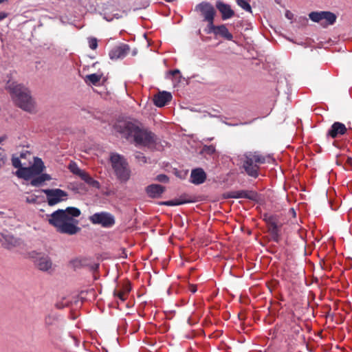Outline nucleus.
I'll use <instances>...</instances> for the list:
<instances>
[{
	"label": "nucleus",
	"mask_w": 352,
	"mask_h": 352,
	"mask_svg": "<svg viewBox=\"0 0 352 352\" xmlns=\"http://www.w3.org/2000/svg\"><path fill=\"white\" fill-rule=\"evenodd\" d=\"M120 128V132L128 139L133 138L136 145L151 148L157 144L156 135L137 123L124 122Z\"/></svg>",
	"instance_id": "f257e3e1"
},
{
	"label": "nucleus",
	"mask_w": 352,
	"mask_h": 352,
	"mask_svg": "<svg viewBox=\"0 0 352 352\" xmlns=\"http://www.w3.org/2000/svg\"><path fill=\"white\" fill-rule=\"evenodd\" d=\"M10 89L12 97L19 107L30 113L34 111L35 103L28 88L20 84H12Z\"/></svg>",
	"instance_id": "f03ea898"
},
{
	"label": "nucleus",
	"mask_w": 352,
	"mask_h": 352,
	"mask_svg": "<svg viewBox=\"0 0 352 352\" xmlns=\"http://www.w3.org/2000/svg\"><path fill=\"white\" fill-rule=\"evenodd\" d=\"M12 164L14 168H18L16 171V175L19 178L25 180H29L36 175H38L43 172L45 166L43 160L38 157H34V163L29 167H22L21 160L19 157H13L12 158Z\"/></svg>",
	"instance_id": "7ed1b4c3"
},
{
	"label": "nucleus",
	"mask_w": 352,
	"mask_h": 352,
	"mask_svg": "<svg viewBox=\"0 0 352 352\" xmlns=\"http://www.w3.org/2000/svg\"><path fill=\"white\" fill-rule=\"evenodd\" d=\"M242 167L246 174L254 178L258 176L260 164L265 163V157L258 151L245 153L241 158Z\"/></svg>",
	"instance_id": "20e7f679"
},
{
	"label": "nucleus",
	"mask_w": 352,
	"mask_h": 352,
	"mask_svg": "<svg viewBox=\"0 0 352 352\" xmlns=\"http://www.w3.org/2000/svg\"><path fill=\"white\" fill-rule=\"evenodd\" d=\"M110 162L117 178L122 182H127L131 177V170L126 160L118 153H111Z\"/></svg>",
	"instance_id": "39448f33"
},
{
	"label": "nucleus",
	"mask_w": 352,
	"mask_h": 352,
	"mask_svg": "<svg viewBox=\"0 0 352 352\" xmlns=\"http://www.w3.org/2000/svg\"><path fill=\"white\" fill-rule=\"evenodd\" d=\"M263 220L265 221L267 227V231L270 234L271 239L276 243L280 240V230L282 223L278 221L276 216L264 214Z\"/></svg>",
	"instance_id": "423d86ee"
},
{
	"label": "nucleus",
	"mask_w": 352,
	"mask_h": 352,
	"mask_svg": "<svg viewBox=\"0 0 352 352\" xmlns=\"http://www.w3.org/2000/svg\"><path fill=\"white\" fill-rule=\"evenodd\" d=\"M309 17L314 22L321 23L323 27L334 24L337 19L336 15L329 11L311 12Z\"/></svg>",
	"instance_id": "0eeeda50"
},
{
	"label": "nucleus",
	"mask_w": 352,
	"mask_h": 352,
	"mask_svg": "<svg viewBox=\"0 0 352 352\" xmlns=\"http://www.w3.org/2000/svg\"><path fill=\"white\" fill-rule=\"evenodd\" d=\"M302 331V327L298 324L296 319L294 315L291 316L287 321L283 331L285 335L287 337L285 341L288 342L289 344H294L293 340H296V337L299 335Z\"/></svg>",
	"instance_id": "6e6552de"
},
{
	"label": "nucleus",
	"mask_w": 352,
	"mask_h": 352,
	"mask_svg": "<svg viewBox=\"0 0 352 352\" xmlns=\"http://www.w3.org/2000/svg\"><path fill=\"white\" fill-rule=\"evenodd\" d=\"M41 191L45 194L47 202L50 206L65 200L68 196L67 192L59 188L43 189Z\"/></svg>",
	"instance_id": "1a4fd4ad"
},
{
	"label": "nucleus",
	"mask_w": 352,
	"mask_h": 352,
	"mask_svg": "<svg viewBox=\"0 0 352 352\" xmlns=\"http://www.w3.org/2000/svg\"><path fill=\"white\" fill-rule=\"evenodd\" d=\"M196 10L201 12V15L203 16L204 21L208 22V28L214 24L216 11L211 3L204 1L201 2L196 6Z\"/></svg>",
	"instance_id": "9d476101"
},
{
	"label": "nucleus",
	"mask_w": 352,
	"mask_h": 352,
	"mask_svg": "<svg viewBox=\"0 0 352 352\" xmlns=\"http://www.w3.org/2000/svg\"><path fill=\"white\" fill-rule=\"evenodd\" d=\"M93 224H98L104 228H111L115 224L114 217L107 212H101L94 214L89 217Z\"/></svg>",
	"instance_id": "9b49d317"
},
{
	"label": "nucleus",
	"mask_w": 352,
	"mask_h": 352,
	"mask_svg": "<svg viewBox=\"0 0 352 352\" xmlns=\"http://www.w3.org/2000/svg\"><path fill=\"white\" fill-rule=\"evenodd\" d=\"M66 221H73V219L70 217H67L64 210L58 209L50 214L48 222L50 225L53 226L59 230V228L63 226Z\"/></svg>",
	"instance_id": "f8f14e48"
},
{
	"label": "nucleus",
	"mask_w": 352,
	"mask_h": 352,
	"mask_svg": "<svg viewBox=\"0 0 352 352\" xmlns=\"http://www.w3.org/2000/svg\"><path fill=\"white\" fill-rule=\"evenodd\" d=\"M346 126L340 122H335L327 133V136L333 139L338 138L347 133Z\"/></svg>",
	"instance_id": "ddd939ff"
},
{
	"label": "nucleus",
	"mask_w": 352,
	"mask_h": 352,
	"mask_svg": "<svg viewBox=\"0 0 352 352\" xmlns=\"http://www.w3.org/2000/svg\"><path fill=\"white\" fill-rule=\"evenodd\" d=\"M130 47L127 44L122 43L118 46L114 47L109 54L111 60L124 58L129 52Z\"/></svg>",
	"instance_id": "4468645a"
},
{
	"label": "nucleus",
	"mask_w": 352,
	"mask_h": 352,
	"mask_svg": "<svg viewBox=\"0 0 352 352\" xmlns=\"http://www.w3.org/2000/svg\"><path fill=\"white\" fill-rule=\"evenodd\" d=\"M208 30V33L212 32L215 35H219L228 41H232L233 38L232 34L229 32L225 25H214L213 24Z\"/></svg>",
	"instance_id": "2eb2a0df"
},
{
	"label": "nucleus",
	"mask_w": 352,
	"mask_h": 352,
	"mask_svg": "<svg viewBox=\"0 0 352 352\" xmlns=\"http://www.w3.org/2000/svg\"><path fill=\"white\" fill-rule=\"evenodd\" d=\"M215 6L221 13L223 20L231 19L234 16V11L231 8L229 4L225 3L221 1H217Z\"/></svg>",
	"instance_id": "dca6fc26"
},
{
	"label": "nucleus",
	"mask_w": 352,
	"mask_h": 352,
	"mask_svg": "<svg viewBox=\"0 0 352 352\" xmlns=\"http://www.w3.org/2000/svg\"><path fill=\"white\" fill-rule=\"evenodd\" d=\"M131 290V284L129 283H126L117 286L113 291V296L124 302L127 299Z\"/></svg>",
	"instance_id": "f3484780"
},
{
	"label": "nucleus",
	"mask_w": 352,
	"mask_h": 352,
	"mask_svg": "<svg viewBox=\"0 0 352 352\" xmlns=\"http://www.w3.org/2000/svg\"><path fill=\"white\" fill-rule=\"evenodd\" d=\"M172 100V95L168 91H160L153 96V103L158 107L166 105Z\"/></svg>",
	"instance_id": "a211bd4d"
},
{
	"label": "nucleus",
	"mask_w": 352,
	"mask_h": 352,
	"mask_svg": "<svg viewBox=\"0 0 352 352\" xmlns=\"http://www.w3.org/2000/svg\"><path fill=\"white\" fill-rule=\"evenodd\" d=\"M206 179V174L201 168L192 170L190 174V182L196 185L203 184Z\"/></svg>",
	"instance_id": "6ab92c4d"
},
{
	"label": "nucleus",
	"mask_w": 352,
	"mask_h": 352,
	"mask_svg": "<svg viewBox=\"0 0 352 352\" xmlns=\"http://www.w3.org/2000/svg\"><path fill=\"white\" fill-rule=\"evenodd\" d=\"M0 242L2 245L7 248L10 249L16 246L19 244V240L14 236L9 234H4L0 232Z\"/></svg>",
	"instance_id": "aec40b11"
},
{
	"label": "nucleus",
	"mask_w": 352,
	"mask_h": 352,
	"mask_svg": "<svg viewBox=\"0 0 352 352\" xmlns=\"http://www.w3.org/2000/svg\"><path fill=\"white\" fill-rule=\"evenodd\" d=\"M165 191V187L160 184H151L146 188V192L151 198H159Z\"/></svg>",
	"instance_id": "412c9836"
},
{
	"label": "nucleus",
	"mask_w": 352,
	"mask_h": 352,
	"mask_svg": "<svg viewBox=\"0 0 352 352\" xmlns=\"http://www.w3.org/2000/svg\"><path fill=\"white\" fill-rule=\"evenodd\" d=\"M36 265L40 270L45 272L52 268V262L48 256L39 254V256L36 260Z\"/></svg>",
	"instance_id": "4be33fe9"
},
{
	"label": "nucleus",
	"mask_w": 352,
	"mask_h": 352,
	"mask_svg": "<svg viewBox=\"0 0 352 352\" xmlns=\"http://www.w3.org/2000/svg\"><path fill=\"white\" fill-rule=\"evenodd\" d=\"M73 221H66L65 223L59 228L58 232L70 235L75 234L80 230V228L76 226Z\"/></svg>",
	"instance_id": "5701e85b"
},
{
	"label": "nucleus",
	"mask_w": 352,
	"mask_h": 352,
	"mask_svg": "<svg viewBox=\"0 0 352 352\" xmlns=\"http://www.w3.org/2000/svg\"><path fill=\"white\" fill-rule=\"evenodd\" d=\"M37 176L33 178L30 181V185L32 186H39L45 181H50L52 179L51 176L47 173H40L38 175H36Z\"/></svg>",
	"instance_id": "b1692460"
},
{
	"label": "nucleus",
	"mask_w": 352,
	"mask_h": 352,
	"mask_svg": "<svg viewBox=\"0 0 352 352\" xmlns=\"http://www.w3.org/2000/svg\"><path fill=\"white\" fill-rule=\"evenodd\" d=\"M191 201L186 198V195H182L178 199H175L170 201H163L160 204L167 206H179L186 203H190Z\"/></svg>",
	"instance_id": "393cba45"
},
{
	"label": "nucleus",
	"mask_w": 352,
	"mask_h": 352,
	"mask_svg": "<svg viewBox=\"0 0 352 352\" xmlns=\"http://www.w3.org/2000/svg\"><path fill=\"white\" fill-rule=\"evenodd\" d=\"M80 179L93 188L96 189H99L100 188L99 182L93 179L87 172L82 175V177Z\"/></svg>",
	"instance_id": "a878e982"
},
{
	"label": "nucleus",
	"mask_w": 352,
	"mask_h": 352,
	"mask_svg": "<svg viewBox=\"0 0 352 352\" xmlns=\"http://www.w3.org/2000/svg\"><path fill=\"white\" fill-rule=\"evenodd\" d=\"M58 318L55 314H48L45 317L44 322L47 328L55 326L56 324Z\"/></svg>",
	"instance_id": "bb28decb"
},
{
	"label": "nucleus",
	"mask_w": 352,
	"mask_h": 352,
	"mask_svg": "<svg viewBox=\"0 0 352 352\" xmlns=\"http://www.w3.org/2000/svg\"><path fill=\"white\" fill-rule=\"evenodd\" d=\"M68 168L73 174L78 175L80 178L82 177V175L85 173V170H81L77 165L76 162H72L68 166Z\"/></svg>",
	"instance_id": "cd10ccee"
},
{
	"label": "nucleus",
	"mask_w": 352,
	"mask_h": 352,
	"mask_svg": "<svg viewBox=\"0 0 352 352\" xmlns=\"http://www.w3.org/2000/svg\"><path fill=\"white\" fill-rule=\"evenodd\" d=\"M245 193L246 190H241L237 191H231L227 193L226 197V198H234V199H240L244 198L245 199Z\"/></svg>",
	"instance_id": "c85d7f7f"
},
{
	"label": "nucleus",
	"mask_w": 352,
	"mask_h": 352,
	"mask_svg": "<svg viewBox=\"0 0 352 352\" xmlns=\"http://www.w3.org/2000/svg\"><path fill=\"white\" fill-rule=\"evenodd\" d=\"M67 215L73 219V217H78L80 215V210L75 207H68L64 210Z\"/></svg>",
	"instance_id": "c756f323"
},
{
	"label": "nucleus",
	"mask_w": 352,
	"mask_h": 352,
	"mask_svg": "<svg viewBox=\"0 0 352 352\" xmlns=\"http://www.w3.org/2000/svg\"><path fill=\"white\" fill-rule=\"evenodd\" d=\"M101 79V75H98L97 74H91L87 75L85 77V82H87L89 81L92 85H96L99 82Z\"/></svg>",
	"instance_id": "7c9ffc66"
},
{
	"label": "nucleus",
	"mask_w": 352,
	"mask_h": 352,
	"mask_svg": "<svg viewBox=\"0 0 352 352\" xmlns=\"http://www.w3.org/2000/svg\"><path fill=\"white\" fill-rule=\"evenodd\" d=\"M236 3L241 8H243V10H245V11H248V12H252V8H251V6L249 4V3L248 1H246L245 0H236Z\"/></svg>",
	"instance_id": "2f4dec72"
},
{
	"label": "nucleus",
	"mask_w": 352,
	"mask_h": 352,
	"mask_svg": "<svg viewBox=\"0 0 352 352\" xmlns=\"http://www.w3.org/2000/svg\"><path fill=\"white\" fill-rule=\"evenodd\" d=\"M245 199L257 201L258 199V195L256 191L254 190H246Z\"/></svg>",
	"instance_id": "473e14b6"
},
{
	"label": "nucleus",
	"mask_w": 352,
	"mask_h": 352,
	"mask_svg": "<svg viewBox=\"0 0 352 352\" xmlns=\"http://www.w3.org/2000/svg\"><path fill=\"white\" fill-rule=\"evenodd\" d=\"M89 46L91 50H96L98 47V40L96 38L91 37L88 40Z\"/></svg>",
	"instance_id": "72a5a7b5"
},
{
	"label": "nucleus",
	"mask_w": 352,
	"mask_h": 352,
	"mask_svg": "<svg viewBox=\"0 0 352 352\" xmlns=\"http://www.w3.org/2000/svg\"><path fill=\"white\" fill-rule=\"evenodd\" d=\"M135 157L139 162L146 163V157L141 152H136L135 153Z\"/></svg>",
	"instance_id": "f704fd0d"
},
{
	"label": "nucleus",
	"mask_w": 352,
	"mask_h": 352,
	"mask_svg": "<svg viewBox=\"0 0 352 352\" xmlns=\"http://www.w3.org/2000/svg\"><path fill=\"white\" fill-rule=\"evenodd\" d=\"M38 196L32 195L30 197H27L25 201L28 204H36L37 202Z\"/></svg>",
	"instance_id": "c9c22d12"
},
{
	"label": "nucleus",
	"mask_w": 352,
	"mask_h": 352,
	"mask_svg": "<svg viewBox=\"0 0 352 352\" xmlns=\"http://www.w3.org/2000/svg\"><path fill=\"white\" fill-rule=\"evenodd\" d=\"M156 179L162 183H167L168 182V177L164 174H160L157 176Z\"/></svg>",
	"instance_id": "e433bc0d"
},
{
	"label": "nucleus",
	"mask_w": 352,
	"mask_h": 352,
	"mask_svg": "<svg viewBox=\"0 0 352 352\" xmlns=\"http://www.w3.org/2000/svg\"><path fill=\"white\" fill-rule=\"evenodd\" d=\"M346 165L349 166V168L352 170V157H347Z\"/></svg>",
	"instance_id": "4c0bfd02"
},
{
	"label": "nucleus",
	"mask_w": 352,
	"mask_h": 352,
	"mask_svg": "<svg viewBox=\"0 0 352 352\" xmlns=\"http://www.w3.org/2000/svg\"><path fill=\"white\" fill-rule=\"evenodd\" d=\"M8 16V14L5 12H0V21L3 20L4 19L7 18Z\"/></svg>",
	"instance_id": "58836bf2"
},
{
	"label": "nucleus",
	"mask_w": 352,
	"mask_h": 352,
	"mask_svg": "<svg viewBox=\"0 0 352 352\" xmlns=\"http://www.w3.org/2000/svg\"><path fill=\"white\" fill-rule=\"evenodd\" d=\"M170 74H171L172 76H175L177 74H180V71L177 69H174V70H170L169 72Z\"/></svg>",
	"instance_id": "ea45409f"
},
{
	"label": "nucleus",
	"mask_w": 352,
	"mask_h": 352,
	"mask_svg": "<svg viewBox=\"0 0 352 352\" xmlns=\"http://www.w3.org/2000/svg\"><path fill=\"white\" fill-rule=\"evenodd\" d=\"M190 290L192 293H195L197 292V286L194 285H190Z\"/></svg>",
	"instance_id": "a19ab883"
},
{
	"label": "nucleus",
	"mask_w": 352,
	"mask_h": 352,
	"mask_svg": "<svg viewBox=\"0 0 352 352\" xmlns=\"http://www.w3.org/2000/svg\"><path fill=\"white\" fill-rule=\"evenodd\" d=\"M27 155H30L29 151L23 152L20 154L21 158H25Z\"/></svg>",
	"instance_id": "79ce46f5"
},
{
	"label": "nucleus",
	"mask_w": 352,
	"mask_h": 352,
	"mask_svg": "<svg viewBox=\"0 0 352 352\" xmlns=\"http://www.w3.org/2000/svg\"><path fill=\"white\" fill-rule=\"evenodd\" d=\"M289 213H290L294 217H296V213L295 210L293 208L289 209Z\"/></svg>",
	"instance_id": "37998d69"
},
{
	"label": "nucleus",
	"mask_w": 352,
	"mask_h": 352,
	"mask_svg": "<svg viewBox=\"0 0 352 352\" xmlns=\"http://www.w3.org/2000/svg\"><path fill=\"white\" fill-rule=\"evenodd\" d=\"M72 263H74V265L75 266H77V265H80V260L76 259V260H74V261H72Z\"/></svg>",
	"instance_id": "c03bdc74"
},
{
	"label": "nucleus",
	"mask_w": 352,
	"mask_h": 352,
	"mask_svg": "<svg viewBox=\"0 0 352 352\" xmlns=\"http://www.w3.org/2000/svg\"><path fill=\"white\" fill-rule=\"evenodd\" d=\"M7 139V136L6 135H3V136H0V143H1L2 142H3L4 140H6Z\"/></svg>",
	"instance_id": "a18cd8bd"
},
{
	"label": "nucleus",
	"mask_w": 352,
	"mask_h": 352,
	"mask_svg": "<svg viewBox=\"0 0 352 352\" xmlns=\"http://www.w3.org/2000/svg\"><path fill=\"white\" fill-rule=\"evenodd\" d=\"M98 267H99V265L98 264H95L92 267V269H93L94 271H97L98 270Z\"/></svg>",
	"instance_id": "49530a36"
},
{
	"label": "nucleus",
	"mask_w": 352,
	"mask_h": 352,
	"mask_svg": "<svg viewBox=\"0 0 352 352\" xmlns=\"http://www.w3.org/2000/svg\"><path fill=\"white\" fill-rule=\"evenodd\" d=\"M292 15H293V14H292L291 12H287L286 13V16H287L288 19H291V17H292Z\"/></svg>",
	"instance_id": "de8ad7c7"
},
{
	"label": "nucleus",
	"mask_w": 352,
	"mask_h": 352,
	"mask_svg": "<svg viewBox=\"0 0 352 352\" xmlns=\"http://www.w3.org/2000/svg\"><path fill=\"white\" fill-rule=\"evenodd\" d=\"M210 151H214V148L212 146L209 147Z\"/></svg>",
	"instance_id": "09e8293b"
},
{
	"label": "nucleus",
	"mask_w": 352,
	"mask_h": 352,
	"mask_svg": "<svg viewBox=\"0 0 352 352\" xmlns=\"http://www.w3.org/2000/svg\"><path fill=\"white\" fill-rule=\"evenodd\" d=\"M210 151H214V148L212 146L209 147Z\"/></svg>",
	"instance_id": "8fccbe9b"
},
{
	"label": "nucleus",
	"mask_w": 352,
	"mask_h": 352,
	"mask_svg": "<svg viewBox=\"0 0 352 352\" xmlns=\"http://www.w3.org/2000/svg\"><path fill=\"white\" fill-rule=\"evenodd\" d=\"M8 0H0V3H3L5 1H8Z\"/></svg>",
	"instance_id": "3c124183"
},
{
	"label": "nucleus",
	"mask_w": 352,
	"mask_h": 352,
	"mask_svg": "<svg viewBox=\"0 0 352 352\" xmlns=\"http://www.w3.org/2000/svg\"><path fill=\"white\" fill-rule=\"evenodd\" d=\"M1 160L3 161V162H4L5 155H3V156L1 158Z\"/></svg>",
	"instance_id": "603ef678"
},
{
	"label": "nucleus",
	"mask_w": 352,
	"mask_h": 352,
	"mask_svg": "<svg viewBox=\"0 0 352 352\" xmlns=\"http://www.w3.org/2000/svg\"><path fill=\"white\" fill-rule=\"evenodd\" d=\"M305 22H307V18H304L303 19Z\"/></svg>",
	"instance_id": "864d4df0"
},
{
	"label": "nucleus",
	"mask_w": 352,
	"mask_h": 352,
	"mask_svg": "<svg viewBox=\"0 0 352 352\" xmlns=\"http://www.w3.org/2000/svg\"><path fill=\"white\" fill-rule=\"evenodd\" d=\"M56 307H57L58 308H61V307H60V306H59V305H58V304H57V305H56Z\"/></svg>",
	"instance_id": "5fc2aeb1"
}]
</instances>
